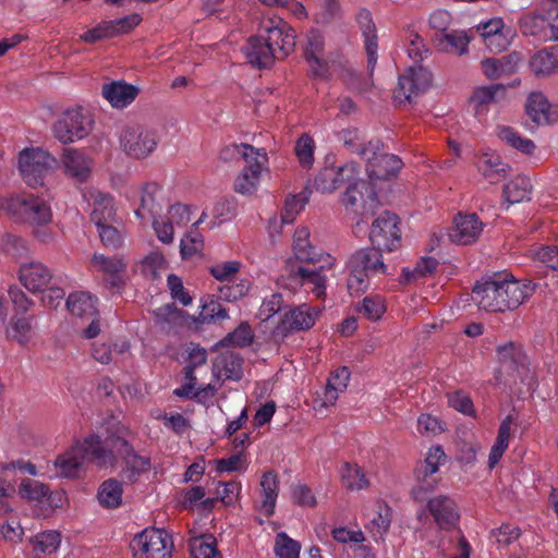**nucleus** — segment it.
<instances>
[{
    "mask_svg": "<svg viewBox=\"0 0 558 558\" xmlns=\"http://www.w3.org/2000/svg\"><path fill=\"white\" fill-rule=\"evenodd\" d=\"M21 283L31 292H40L52 279L51 270L40 262L22 264L19 270Z\"/></svg>",
    "mask_w": 558,
    "mask_h": 558,
    "instance_id": "6ab92c4d",
    "label": "nucleus"
},
{
    "mask_svg": "<svg viewBox=\"0 0 558 558\" xmlns=\"http://www.w3.org/2000/svg\"><path fill=\"white\" fill-rule=\"evenodd\" d=\"M506 96V87L502 84H492L474 88L470 96V106L476 116L488 110L489 105L498 102Z\"/></svg>",
    "mask_w": 558,
    "mask_h": 558,
    "instance_id": "a878e982",
    "label": "nucleus"
},
{
    "mask_svg": "<svg viewBox=\"0 0 558 558\" xmlns=\"http://www.w3.org/2000/svg\"><path fill=\"white\" fill-rule=\"evenodd\" d=\"M61 543V535L57 531H48L38 534L35 538L34 549L44 554H52Z\"/></svg>",
    "mask_w": 558,
    "mask_h": 558,
    "instance_id": "4d7b16f0",
    "label": "nucleus"
},
{
    "mask_svg": "<svg viewBox=\"0 0 558 558\" xmlns=\"http://www.w3.org/2000/svg\"><path fill=\"white\" fill-rule=\"evenodd\" d=\"M438 266V260L434 257H421V259L416 263L413 271H408L403 269V274L405 276V281L410 282L411 280H416L421 277H426L432 275Z\"/></svg>",
    "mask_w": 558,
    "mask_h": 558,
    "instance_id": "13d9d810",
    "label": "nucleus"
},
{
    "mask_svg": "<svg viewBox=\"0 0 558 558\" xmlns=\"http://www.w3.org/2000/svg\"><path fill=\"white\" fill-rule=\"evenodd\" d=\"M89 130L90 120L81 107L65 110L52 125L54 137L62 144L85 137Z\"/></svg>",
    "mask_w": 558,
    "mask_h": 558,
    "instance_id": "f8f14e48",
    "label": "nucleus"
},
{
    "mask_svg": "<svg viewBox=\"0 0 558 558\" xmlns=\"http://www.w3.org/2000/svg\"><path fill=\"white\" fill-rule=\"evenodd\" d=\"M343 486L350 490H360L368 486L363 470L357 464L345 462L340 470Z\"/></svg>",
    "mask_w": 558,
    "mask_h": 558,
    "instance_id": "79ce46f5",
    "label": "nucleus"
},
{
    "mask_svg": "<svg viewBox=\"0 0 558 558\" xmlns=\"http://www.w3.org/2000/svg\"><path fill=\"white\" fill-rule=\"evenodd\" d=\"M130 547L135 558H171L173 541L165 530L145 529L133 537Z\"/></svg>",
    "mask_w": 558,
    "mask_h": 558,
    "instance_id": "423d86ee",
    "label": "nucleus"
},
{
    "mask_svg": "<svg viewBox=\"0 0 558 558\" xmlns=\"http://www.w3.org/2000/svg\"><path fill=\"white\" fill-rule=\"evenodd\" d=\"M532 184L526 177L518 175L504 186L502 196L509 204L530 199Z\"/></svg>",
    "mask_w": 558,
    "mask_h": 558,
    "instance_id": "c9c22d12",
    "label": "nucleus"
},
{
    "mask_svg": "<svg viewBox=\"0 0 558 558\" xmlns=\"http://www.w3.org/2000/svg\"><path fill=\"white\" fill-rule=\"evenodd\" d=\"M497 135L501 141L506 142L509 146L515 148L517 150L523 154L531 155L535 149V144L533 141L521 137L510 126H498Z\"/></svg>",
    "mask_w": 558,
    "mask_h": 558,
    "instance_id": "a18cd8bd",
    "label": "nucleus"
},
{
    "mask_svg": "<svg viewBox=\"0 0 558 558\" xmlns=\"http://www.w3.org/2000/svg\"><path fill=\"white\" fill-rule=\"evenodd\" d=\"M92 262L94 265L99 266L102 271L111 276V280L108 282L111 287H120V275L126 269V264L121 258H111L101 254H95Z\"/></svg>",
    "mask_w": 558,
    "mask_h": 558,
    "instance_id": "58836bf2",
    "label": "nucleus"
},
{
    "mask_svg": "<svg viewBox=\"0 0 558 558\" xmlns=\"http://www.w3.org/2000/svg\"><path fill=\"white\" fill-rule=\"evenodd\" d=\"M119 142L121 149L134 159L148 157L158 144L155 132L137 123L124 125Z\"/></svg>",
    "mask_w": 558,
    "mask_h": 558,
    "instance_id": "0eeeda50",
    "label": "nucleus"
},
{
    "mask_svg": "<svg viewBox=\"0 0 558 558\" xmlns=\"http://www.w3.org/2000/svg\"><path fill=\"white\" fill-rule=\"evenodd\" d=\"M122 483L108 478L99 486L97 499L104 508H117L122 502Z\"/></svg>",
    "mask_w": 558,
    "mask_h": 558,
    "instance_id": "e433bc0d",
    "label": "nucleus"
},
{
    "mask_svg": "<svg viewBox=\"0 0 558 558\" xmlns=\"http://www.w3.org/2000/svg\"><path fill=\"white\" fill-rule=\"evenodd\" d=\"M206 213H203L199 219L193 223V229L181 240L180 253L183 259L190 258L203 250V235L196 230V227L204 221Z\"/></svg>",
    "mask_w": 558,
    "mask_h": 558,
    "instance_id": "ea45409f",
    "label": "nucleus"
},
{
    "mask_svg": "<svg viewBox=\"0 0 558 558\" xmlns=\"http://www.w3.org/2000/svg\"><path fill=\"white\" fill-rule=\"evenodd\" d=\"M318 313L319 311L307 304L291 307L271 331L272 340L281 343L290 333L312 328Z\"/></svg>",
    "mask_w": 558,
    "mask_h": 558,
    "instance_id": "1a4fd4ad",
    "label": "nucleus"
},
{
    "mask_svg": "<svg viewBox=\"0 0 558 558\" xmlns=\"http://www.w3.org/2000/svg\"><path fill=\"white\" fill-rule=\"evenodd\" d=\"M350 378V371L343 366L331 373L324 392V405H332L338 399V393L343 391Z\"/></svg>",
    "mask_w": 558,
    "mask_h": 558,
    "instance_id": "f704fd0d",
    "label": "nucleus"
},
{
    "mask_svg": "<svg viewBox=\"0 0 558 558\" xmlns=\"http://www.w3.org/2000/svg\"><path fill=\"white\" fill-rule=\"evenodd\" d=\"M311 192L306 189L298 195H293L286 199L281 213V220L283 223H291L294 221L296 215L303 209L304 205L308 202Z\"/></svg>",
    "mask_w": 558,
    "mask_h": 558,
    "instance_id": "8fccbe9b",
    "label": "nucleus"
},
{
    "mask_svg": "<svg viewBox=\"0 0 558 558\" xmlns=\"http://www.w3.org/2000/svg\"><path fill=\"white\" fill-rule=\"evenodd\" d=\"M270 24V26H264L267 32L264 40L277 52L278 59H284L294 50L295 31L281 19L277 23L271 20Z\"/></svg>",
    "mask_w": 558,
    "mask_h": 558,
    "instance_id": "f3484780",
    "label": "nucleus"
},
{
    "mask_svg": "<svg viewBox=\"0 0 558 558\" xmlns=\"http://www.w3.org/2000/svg\"><path fill=\"white\" fill-rule=\"evenodd\" d=\"M86 461L94 463V453L87 444V438L59 456L54 465L59 475L74 478L78 477L84 471Z\"/></svg>",
    "mask_w": 558,
    "mask_h": 558,
    "instance_id": "dca6fc26",
    "label": "nucleus"
},
{
    "mask_svg": "<svg viewBox=\"0 0 558 558\" xmlns=\"http://www.w3.org/2000/svg\"><path fill=\"white\" fill-rule=\"evenodd\" d=\"M342 204L347 210H352L361 216H372L380 203L374 186L361 180L349 184L343 193Z\"/></svg>",
    "mask_w": 558,
    "mask_h": 558,
    "instance_id": "4468645a",
    "label": "nucleus"
},
{
    "mask_svg": "<svg viewBox=\"0 0 558 558\" xmlns=\"http://www.w3.org/2000/svg\"><path fill=\"white\" fill-rule=\"evenodd\" d=\"M335 181H337L336 167H326L316 175L314 183L317 190L325 193L336 190Z\"/></svg>",
    "mask_w": 558,
    "mask_h": 558,
    "instance_id": "69168bd1",
    "label": "nucleus"
},
{
    "mask_svg": "<svg viewBox=\"0 0 558 558\" xmlns=\"http://www.w3.org/2000/svg\"><path fill=\"white\" fill-rule=\"evenodd\" d=\"M90 220L98 227L112 223L116 220L113 198L108 194L98 193L94 199Z\"/></svg>",
    "mask_w": 558,
    "mask_h": 558,
    "instance_id": "72a5a7b5",
    "label": "nucleus"
},
{
    "mask_svg": "<svg viewBox=\"0 0 558 558\" xmlns=\"http://www.w3.org/2000/svg\"><path fill=\"white\" fill-rule=\"evenodd\" d=\"M243 159L246 166L234 180V191L243 195H252L257 190L260 173L268 161V157L265 149L244 145Z\"/></svg>",
    "mask_w": 558,
    "mask_h": 558,
    "instance_id": "6e6552de",
    "label": "nucleus"
},
{
    "mask_svg": "<svg viewBox=\"0 0 558 558\" xmlns=\"http://www.w3.org/2000/svg\"><path fill=\"white\" fill-rule=\"evenodd\" d=\"M534 287L531 282L522 283L506 276L495 275L477 281L472 290V299L488 312L512 311L532 295Z\"/></svg>",
    "mask_w": 558,
    "mask_h": 558,
    "instance_id": "f03ea898",
    "label": "nucleus"
},
{
    "mask_svg": "<svg viewBox=\"0 0 558 558\" xmlns=\"http://www.w3.org/2000/svg\"><path fill=\"white\" fill-rule=\"evenodd\" d=\"M254 335L248 323H241L232 332L228 333L219 344L222 347L235 345L245 348L252 344Z\"/></svg>",
    "mask_w": 558,
    "mask_h": 558,
    "instance_id": "de8ad7c7",
    "label": "nucleus"
},
{
    "mask_svg": "<svg viewBox=\"0 0 558 558\" xmlns=\"http://www.w3.org/2000/svg\"><path fill=\"white\" fill-rule=\"evenodd\" d=\"M240 267V262L230 260L209 267V272L216 280L223 282L231 280Z\"/></svg>",
    "mask_w": 558,
    "mask_h": 558,
    "instance_id": "680f3d73",
    "label": "nucleus"
},
{
    "mask_svg": "<svg viewBox=\"0 0 558 558\" xmlns=\"http://www.w3.org/2000/svg\"><path fill=\"white\" fill-rule=\"evenodd\" d=\"M525 112L536 126L550 124L558 120V114L551 110V105L541 92H533L529 95Z\"/></svg>",
    "mask_w": 558,
    "mask_h": 558,
    "instance_id": "5701e85b",
    "label": "nucleus"
},
{
    "mask_svg": "<svg viewBox=\"0 0 558 558\" xmlns=\"http://www.w3.org/2000/svg\"><path fill=\"white\" fill-rule=\"evenodd\" d=\"M427 509L433 515L437 525L442 530H450L456 526L460 519L458 506L448 496H437L429 499Z\"/></svg>",
    "mask_w": 558,
    "mask_h": 558,
    "instance_id": "aec40b11",
    "label": "nucleus"
},
{
    "mask_svg": "<svg viewBox=\"0 0 558 558\" xmlns=\"http://www.w3.org/2000/svg\"><path fill=\"white\" fill-rule=\"evenodd\" d=\"M386 312L385 300L380 295L365 296L360 313L369 320L379 319Z\"/></svg>",
    "mask_w": 558,
    "mask_h": 558,
    "instance_id": "5fc2aeb1",
    "label": "nucleus"
},
{
    "mask_svg": "<svg viewBox=\"0 0 558 558\" xmlns=\"http://www.w3.org/2000/svg\"><path fill=\"white\" fill-rule=\"evenodd\" d=\"M32 319L33 316L17 317L14 315L11 318L10 327L8 328V337L21 345H26L32 336Z\"/></svg>",
    "mask_w": 558,
    "mask_h": 558,
    "instance_id": "c03bdc74",
    "label": "nucleus"
},
{
    "mask_svg": "<svg viewBox=\"0 0 558 558\" xmlns=\"http://www.w3.org/2000/svg\"><path fill=\"white\" fill-rule=\"evenodd\" d=\"M307 43L304 49V57L310 64L312 75L314 77H327L328 63L323 59L325 40L323 35L316 31L311 29L307 33Z\"/></svg>",
    "mask_w": 558,
    "mask_h": 558,
    "instance_id": "a211bd4d",
    "label": "nucleus"
},
{
    "mask_svg": "<svg viewBox=\"0 0 558 558\" xmlns=\"http://www.w3.org/2000/svg\"><path fill=\"white\" fill-rule=\"evenodd\" d=\"M347 267L350 271L347 286L351 294L364 293L369 287V277L389 275L381 250L375 246L356 251L349 258Z\"/></svg>",
    "mask_w": 558,
    "mask_h": 558,
    "instance_id": "7ed1b4c3",
    "label": "nucleus"
},
{
    "mask_svg": "<svg viewBox=\"0 0 558 558\" xmlns=\"http://www.w3.org/2000/svg\"><path fill=\"white\" fill-rule=\"evenodd\" d=\"M160 186L155 182L146 183L142 189L141 206L135 211L136 216L145 219L147 216L155 218L160 207L156 203L155 194L159 191Z\"/></svg>",
    "mask_w": 558,
    "mask_h": 558,
    "instance_id": "a19ab883",
    "label": "nucleus"
},
{
    "mask_svg": "<svg viewBox=\"0 0 558 558\" xmlns=\"http://www.w3.org/2000/svg\"><path fill=\"white\" fill-rule=\"evenodd\" d=\"M301 545L289 537L286 533H278L276 536L275 554L279 558H299Z\"/></svg>",
    "mask_w": 558,
    "mask_h": 558,
    "instance_id": "864d4df0",
    "label": "nucleus"
},
{
    "mask_svg": "<svg viewBox=\"0 0 558 558\" xmlns=\"http://www.w3.org/2000/svg\"><path fill=\"white\" fill-rule=\"evenodd\" d=\"M519 28L524 36L548 41V9H538L523 14L519 20Z\"/></svg>",
    "mask_w": 558,
    "mask_h": 558,
    "instance_id": "b1692460",
    "label": "nucleus"
},
{
    "mask_svg": "<svg viewBox=\"0 0 558 558\" xmlns=\"http://www.w3.org/2000/svg\"><path fill=\"white\" fill-rule=\"evenodd\" d=\"M106 437H87V444L94 453V463L100 468L114 466L122 460L124 466L121 471L123 480L134 483L142 473L150 469V459L138 454L134 449L135 434L118 421L108 422Z\"/></svg>",
    "mask_w": 558,
    "mask_h": 558,
    "instance_id": "f257e3e1",
    "label": "nucleus"
},
{
    "mask_svg": "<svg viewBox=\"0 0 558 558\" xmlns=\"http://www.w3.org/2000/svg\"><path fill=\"white\" fill-rule=\"evenodd\" d=\"M114 33L113 25H111L109 21H105L82 34L81 40L87 44H95L97 41L114 37Z\"/></svg>",
    "mask_w": 558,
    "mask_h": 558,
    "instance_id": "bf43d9fd",
    "label": "nucleus"
},
{
    "mask_svg": "<svg viewBox=\"0 0 558 558\" xmlns=\"http://www.w3.org/2000/svg\"><path fill=\"white\" fill-rule=\"evenodd\" d=\"M338 138L340 142H342L348 151L351 154L360 155L363 137L360 135V132L356 129L342 130L339 132Z\"/></svg>",
    "mask_w": 558,
    "mask_h": 558,
    "instance_id": "e2e57ef3",
    "label": "nucleus"
},
{
    "mask_svg": "<svg viewBox=\"0 0 558 558\" xmlns=\"http://www.w3.org/2000/svg\"><path fill=\"white\" fill-rule=\"evenodd\" d=\"M62 163L68 177L76 182H85L92 172V160L77 149H64Z\"/></svg>",
    "mask_w": 558,
    "mask_h": 558,
    "instance_id": "393cba45",
    "label": "nucleus"
},
{
    "mask_svg": "<svg viewBox=\"0 0 558 558\" xmlns=\"http://www.w3.org/2000/svg\"><path fill=\"white\" fill-rule=\"evenodd\" d=\"M228 318V311L222 306V304L219 301L210 300L209 302H206L203 307L202 312L199 314V322L201 323H210L215 319H226Z\"/></svg>",
    "mask_w": 558,
    "mask_h": 558,
    "instance_id": "052dcab7",
    "label": "nucleus"
},
{
    "mask_svg": "<svg viewBox=\"0 0 558 558\" xmlns=\"http://www.w3.org/2000/svg\"><path fill=\"white\" fill-rule=\"evenodd\" d=\"M49 492L50 489L47 485L32 478H24L19 487L21 497L31 501H41L49 495Z\"/></svg>",
    "mask_w": 558,
    "mask_h": 558,
    "instance_id": "3c124183",
    "label": "nucleus"
},
{
    "mask_svg": "<svg viewBox=\"0 0 558 558\" xmlns=\"http://www.w3.org/2000/svg\"><path fill=\"white\" fill-rule=\"evenodd\" d=\"M242 51L247 62L258 69L269 68L278 59L277 52L267 45L263 36H251Z\"/></svg>",
    "mask_w": 558,
    "mask_h": 558,
    "instance_id": "4be33fe9",
    "label": "nucleus"
},
{
    "mask_svg": "<svg viewBox=\"0 0 558 558\" xmlns=\"http://www.w3.org/2000/svg\"><path fill=\"white\" fill-rule=\"evenodd\" d=\"M341 16V7L338 0H324L323 8L316 16L317 23L328 25Z\"/></svg>",
    "mask_w": 558,
    "mask_h": 558,
    "instance_id": "0e129e2a",
    "label": "nucleus"
},
{
    "mask_svg": "<svg viewBox=\"0 0 558 558\" xmlns=\"http://www.w3.org/2000/svg\"><path fill=\"white\" fill-rule=\"evenodd\" d=\"M295 154L303 168H310L314 162V141L307 134H302L295 144Z\"/></svg>",
    "mask_w": 558,
    "mask_h": 558,
    "instance_id": "6e6d98bb",
    "label": "nucleus"
},
{
    "mask_svg": "<svg viewBox=\"0 0 558 558\" xmlns=\"http://www.w3.org/2000/svg\"><path fill=\"white\" fill-rule=\"evenodd\" d=\"M535 257L553 270H558V245H546L539 247Z\"/></svg>",
    "mask_w": 558,
    "mask_h": 558,
    "instance_id": "774afa93",
    "label": "nucleus"
},
{
    "mask_svg": "<svg viewBox=\"0 0 558 558\" xmlns=\"http://www.w3.org/2000/svg\"><path fill=\"white\" fill-rule=\"evenodd\" d=\"M303 251L308 255V258L287 260L281 280L289 279L295 286L313 284V291L317 296H320L325 293L326 279L323 275L324 266L316 267L315 264L320 260L322 253L311 244L310 246H303Z\"/></svg>",
    "mask_w": 558,
    "mask_h": 558,
    "instance_id": "20e7f679",
    "label": "nucleus"
},
{
    "mask_svg": "<svg viewBox=\"0 0 558 558\" xmlns=\"http://www.w3.org/2000/svg\"><path fill=\"white\" fill-rule=\"evenodd\" d=\"M433 75L421 64H415L399 76L393 90L395 100L399 104H411L420 94L425 93L432 84Z\"/></svg>",
    "mask_w": 558,
    "mask_h": 558,
    "instance_id": "9b49d317",
    "label": "nucleus"
},
{
    "mask_svg": "<svg viewBox=\"0 0 558 558\" xmlns=\"http://www.w3.org/2000/svg\"><path fill=\"white\" fill-rule=\"evenodd\" d=\"M155 322L162 328L184 325L185 312L178 308L174 303L165 304L153 311Z\"/></svg>",
    "mask_w": 558,
    "mask_h": 558,
    "instance_id": "4c0bfd02",
    "label": "nucleus"
},
{
    "mask_svg": "<svg viewBox=\"0 0 558 558\" xmlns=\"http://www.w3.org/2000/svg\"><path fill=\"white\" fill-rule=\"evenodd\" d=\"M497 357L501 367H506L510 372L524 367L527 361L521 345L512 341L497 348Z\"/></svg>",
    "mask_w": 558,
    "mask_h": 558,
    "instance_id": "2f4dec72",
    "label": "nucleus"
},
{
    "mask_svg": "<svg viewBox=\"0 0 558 558\" xmlns=\"http://www.w3.org/2000/svg\"><path fill=\"white\" fill-rule=\"evenodd\" d=\"M369 240L378 250L392 252L401 245L399 218L396 214L385 210L371 227Z\"/></svg>",
    "mask_w": 558,
    "mask_h": 558,
    "instance_id": "ddd939ff",
    "label": "nucleus"
},
{
    "mask_svg": "<svg viewBox=\"0 0 558 558\" xmlns=\"http://www.w3.org/2000/svg\"><path fill=\"white\" fill-rule=\"evenodd\" d=\"M446 454L441 447H433L429 449L426 458L415 468V477L420 483L412 489V496L417 501L425 499V493L434 489L436 481L428 477L438 472L439 464L445 461Z\"/></svg>",
    "mask_w": 558,
    "mask_h": 558,
    "instance_id": "2eb2a0df",
    "label": "nucleus"
},
{
    "mask_svg": "<svg viewBox=\"0 0 558 558\" xmlns=\"http://www.w3.org/2000/svg\"><path fill=\"white\" fill-rule=\"evenodd\" d=\"M402 166L403 162L398 156L385 153L373 157L371 163L366 166V172L371 180H389L400 171Z\"/></svg>",
    "mask_w": 558,
    "mask_h": 558,
    "instance_id": "bb28decb",
    "label": "nucleus"
},
{
    "mask_svg": "<svg viewBox=\"0 0 558 558\" xmlns=\"http://www.w3.org/2000/svg\"><path fill=\"white\" fill-rule=\"evenodd\" d=\"M530 68L536 75H547L558 70V59L554 52L542 49L530 59Z\"/></svg>",
    "mask_w": 558,
    "mask_h": 558,
    "instance_id": "37998d69",
    "label": "nucleus"
},
{
    "mask_svg": "<svg viewBox=\"0 0 558 558\" xmlns=\"http://www.w3.org/2000/svg\"><path fill=\"white\" fill-rule=\"evenodd\" d=\"M469 38L461 32L444 33L438 38V48L447 52H456L461 54L465 51Z\"/></svg>",
    "mask_w": 558,
    "mask_h": 558,
    "instance_id": "09e8293b",
    "label": "nucleus"
},
{
    "mask_svg": "<svg viewBox=\"0 0 558 558\" xmlns=\"http://www.w3.org/2000/svg\"><path fill=\"white\" fill-rule=\"evenodd\" d=\"M243 362L240 354L226 352L218 357L217 365L222 368L228 379L240 380L243 376Z\"/></svg>",
    "mask_w": 558,
    "mask_h": 558,
    "instance_id": "49530a36",
    "label": "nucleus"
},
{
    "mask_svg": "<svg viewBox=\"0 0 558 558\" xmlns=\"http://www.w3.org/2000/svg\"><path fill=\"white\" fill-rule=\"evenodd\" d=\"M355 21L360 26L365 40V50L367 53V68L371 74L377 62V29L372 13L366 8H360L355 14Z\"/></svg>",
    "mask_w": 558,
    "mask_h": 558,
    "instance_id": "412c9836",
    "label": "nucleus"
},
{
    "mask_svg": "<svg viewBox=\"0 0 558 558\" xmlns=\"http://www.w3.org/2000/svg\"><path fill=\"white\" fill-rule=\"evenodd\" d=\"M263 501L259 510L266 515L274 514L279 492V478L275 471H267L260 478Z\"/></svg>",
    "mask_w": 558,
    "mask_h": 558,
    "instance_id": "7c9ffc66",
    "label": "nucleus"
},
{
    "mask_svg": "<svg viewBox=\"0 0 558 558\" xmlns=\"http://www.w3.org/2000/svg\"><path fill=\"white\" fill-rule=\"evenodd\" d=\"M56 159L40 148H26L21 151L19 167L27 185H43L44 177L53 167Z\"/></svg>",
    "mask_w": 558,
    "mask_h": 558,
    "instance_id": "9d476101",
    "label": "nucleus"
},
{
    "mask_svg": "<svg viewBox=\"0 0 558 558\" xmlns=\"http://www.w3.org/2000/svg\"><path fill=\"white\" fill-rule=\"evenodd\" d=\"M138 94V89L124 82H112L102 86V96L116 108L130 105Z\"/></svg>",
    "mask_w": 558,
    "mask_h": 558,
    "instance_id": "c756f323",
    "label": "nucleus"
},
{
    "mask_svg": "<svg viewBox=\"0 0 558 558\" xmlns=\"http://www.w3.org/2000/svg\"><path fill=\"white\" fill-rule=\"evenodd\" d=\"M1 207L17 222L49 225L52 219L50 206L33 194L13 195L2 201Z\"/></svg>",
    "mask_w": 558,
    "mask_h": 558,
    "instance_id": "39448f33",
    "label": "nucleus"
},
{
    "mask_svg": "<svg viewBox=\"0 0 558 558\" xmlns=\"http://www.w3.org/2000/svg\"><path fill=\"white\" fill-rule=\"evenodd\" d=\"M66 307L77 317L92 318L97 315L96 298L87 292L71 293L66 300Z\"/></svg>",
    "mask_w": 558,
    "mask_h": 558,
    "instance_id": "473e14b6",
    "label": "nucleus"
},
{
    "mask_svg": "<svg viewBox=\"0 0 558 558\" xmlns=\"http://www.w3.org/2000/svg\"><path fill=\"white\" fill-rule=\"evenodd\" d=\"M477 169L492 184L502 181L511 171V167L508 163L504 162L499 156L493 154H483L478 158Z\"/></svg>",
    "mask_w": 558,
    "mask_h": 558,
    "instance_id": "c85d7f7f",
    "label": "nucleus"
},
{
    "mask_svg": "<svg viewBox=\"0 0 558 558\" xmlns=\"http://www.w3.org/2000/svg\"><path fill=\"white\" fill-rule=\"evenodd\" d=\"M191 554L194 558H216L219 555L216 538L208 534L191 543Z\"/></svg>",
    "mask_w": 558,
    "mask_h": 558,
    "instance_id": "603ef678",
    "label": "nucleus"
},
{
    "mask_svg": "<svg viewBox=\"0 0 558 558\" xmlns=\"http://www.w3.org/2000/svg\"><path fill=\"white\" fill-rule=\"evenodd\" d=\"M454 230L450 234L452 240L461 244L474 242L482 232L483 223L476 214H459L454 219Z\"/></svg>",
    "mask_w": 558,
    "mask_h": 558,
    "instance_id": "cd10ccee",
    "label": "nucleus"
},
{
    "mask_svg": "<svg viewBox=\"0 0 558 558\" xmlns=\"http://www.w3.org/2000/svg\"><path fill=\"white\" fill-rule=\"evenodd\" d=\"M101 243L108 248H118L121 246L122 238L120 232L111 223L98 226Z\"/></svg>",
    "mask_w": 558,
    "mask_h": 558,
    "instance_id": "338daca9",
    "label": "nucleus"
}]
</instances>
